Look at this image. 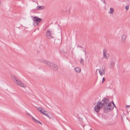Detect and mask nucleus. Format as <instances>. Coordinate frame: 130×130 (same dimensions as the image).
<instances>
[{
  "instance_id": "8",
  "label": "nucleus",
  "mask_w": 130,
  "mask_h": 130,
  "mask_svg": "<svg viewBox=\"0 0 130 130\" xmlns=\"http://www.w3.org/2000/svg\"><path fill=\"white\" fill-rule=\"evenodd\" d=\"M103 58L106 59H107L109 57V55L108 54H107L106 55L107 52V50L106 49L104 48L103 50Z\"/></svg>"
},
{
  "instance_id": "3",
  "label": "nucleus",
  "mask_w": 130,
  "mask_h": 130,
  "mask_svg": "<svg viewBox=\"0 0 130 130\" xmlns=\"http://www.w3.org/2000/svg\"><path fill=\"white\" fill-rule=\"evenodd\" d=\"M96 104L95 106L94 107V111L96 112H98L100 109L103 107L102 105H101V102H99L98 101L96 103Z\"/></svg>"
},
{
  "instance_id": "11",
  "label": "nucleus",
  "mask_w": 130,
  "mask_h": 130,
  "mask_svg": "<svg viewBox=\"0 0 130 130\" xmlns=\"http://www.w3.org/2000/svg\"><path fill=\"white\" fill-rule=\"evenodd\" d=\"M115 63L113 61H111L110 64V68H114L115 66Z\"/></svg>"
},
{
  "instance_id": "30",
  "label": "nucleus",
  "mask_w": 130,
  "mask_h": 130,
  "mask_svg": "<svg viewBox=\"0 0 130 130\" xmlns=\"http://www.w3.org/2000/svg\"><path fill=\"white\" fill-rule=\"evenodd\" d=\"M35 10V9H33L32 10Z\"/></svg>"
},
{
  "instance_id": "21",
  "label": "nucleus",
  "mask_w": 130,
  "mask_h": 130,
  "mask_svg": "<svg viewBox=\"0 0 130 130\" xmlns=\"http://www.w3.org/2000/svg\"><path fill=\"white\" fill-rule=\"evenodd\" d=\"M125 8L126 10H128L129 9V6L128 5H126L125 6Z\"/></svg>"
},
{
  "instance_id": "24",
  "label": "nucleus",
  "mask_w": 130,
  "mask_h": 130,
  "mask_svg": "<svg viewBox=\"0 0 130 130\" xmlns=\"http://www.w3.org/2000/svg\"><path fill=\"white\" fill-rule=\"evenodd\" d=\"M101 1H103V3L104 4H106V3H105V0H101Z\"/></svg>"
},
{
  "instance_id": "20",
  "label": "nucleus",
  "mask_w": 130,
  "mask_h": 130,
  "mask_svg": "<svg viewBox=\"0 0 130 130\" xmlns=\"http://www.w3.org/2000/svg\"><path fill=\"white\" fill-rule=\"evenodd\" d=\"M45 111L44 109L42 108V110L41 111V113L43 114L44 113V112Z\"/></svg>"
},
{
  "instance_id": "22",
  "label": "nucleus",
  "mask_w": 130,
  "mask_h": 130,
  "mask_svg": "<svg viewBox=\"0 0 130 130\" xmlns=\"http://www.w3.org/2000/svg\"><path fill=\"white\" fill-rule=\"evenodd\" d=\"M105 80V79L104 77H103L102 79V83H103L104 82Z\"/></svg>"
},
{
  "instance_id": "5",
  "label": "nucleus",
  "mask_w": 130,
  "mask_h": 130,
  "mask_svg": "<svg viewBox=\"0 0 130 130\" xmlns=\"http://www.w3.org/2000/svg\"><path fill=\"white\" fill-rule=\"evenodd\" d=\"M40 62L41 63H44L47 66H52L53 63L52 62L50 61L45 60L44 59H42L40 60Z\"/></svg>"
},
{
  "instance_id": "17",
  "label": "nucleus",
  "mask_w": 130,
  "mask_h": 130,
  "mask_svg": "<svg viewBox=\"0 0 130 130\" xmlns=\"http://www.w3.org/2000/svg\"><path fill=\"white\" fill-rule=\"evenodd\" d=\"M84 60L82 58H81L80 61V63L82 64L83 65H84Z\"/></svg>"
},
{
  "instance_id": "9",
  "label": "nucleus",
  "mask_w": 130,
  "mask_h": 130,
  "mask_svg": "<svg viewBox=\"0 0 130 130\" xmlns=\"http://www.w3.org/2000/svg\"><path fill=\"white\" fill-rule=\"evenodd\" d=\"M74 71L77 73H80L81 71V69L79 67H76L74 69Z\"/></svg>"
},
{
  "instance_id": "4",
  "label": "nucleus",
  "mask_w": 130,
  "mask_h": 130,
  "mask_svg": "<svg viewBox=\"0 0 130 130\" xmlns=\"http://www.w3.org/2000/svg\"><path fill=\"white\" fill-rule=\"evenodd\" d=\"M109 108H108V112H110L111 110L115 106L114 104L113 101L112 102H109L108 105Z\"/></svg>"
},
{
  "instance_id": "12",
  "label": "nucleus",
  "mask_w": 130,
  "mask_h": 130,
  "mask_svg": "<svg viewBox=\"0 0 130 130\" xmlns=\"http://www.w3.org/2000/svg\"><path fill=\"white\" fill-rule=\"evenodd\" d=\"M52 66L54 68H55V70L56 71H57L58 70V67L57 65V64L53 63Z\"/></svg>"
},
{
  "instance_id": "7",
  "label": "nucleus",
  "mask_w": 130,
  "mask_h": 130,
  "mask_svg": "<svg viewBox=\"0 0 130 130\" xmlns=\"http://www.w3.org/2000/svg\"><path fill=\"white\" fill-rule=\"evenodd\" d=\"M47 38L48 39H51L53 38V37L51 35V33L49 30H47L46 34Z\"/></svg>"
},
{
  "instance_id": "15",
  "label": "nucleus",
  "mask_w": 130,
  "mask_h": 130,
  "mask_svg": "<svg viewBox=\"0 0 130 130\" xmlns=\"http://www.w3.org/2000/svg\"><path fill=\"white\" fill-rule=\"evenodd\" d=\"M44 8V6H37V9L38 10L42 9Z\"/></svg>"
},
{
  "instance_id": "1",
  "label": "nucleus",
  "mask_w": 130,
  "mask_h": 130,
  "mask_svg": "<svg viewBox=\"0 0 130 130\" xmlns=\"http://www.w3.org/2000/svg\"><path fill=\"white\" fill-rule=\"evenodd\" d=\"M109 101L110 99L107 98H104V99L101 101H99V102H101V105L103 107V110L105 113H107L108 112V108L109 107L108 105Z\"/></svg>"
},
{
  "instance_id": "25",
  "label": "nucleus",
  "mask_w": 130,
  "mask_h": 130,
  "mask_svg": "<svg viewBox=\"0 0 130 130\" xmlns=\"http://www.w3.org/2000/svg\"><path fill=\"white\" fill-rule=\"evenodd\" d=\"M42 108L41 107V109H40L39 111L40 112H41V111L42 110Z\"/></svg>"
},
{
  "instance_id": "6",
  "label": "nucleus",
  "mask_w": 130,
  "mask_h": 130,
  "mask_svg": "<svg viewBox=\"0 0 130 130\" xmlns=\"http://www.w3.org/2000/svg\"><path fill=\"white\" fill-rule=\"evenodd\" d=\"M15 82L16 83V84L24 88L26 87L24 84L20 80H18L17 79H15Z\"/></svg>"
},
{
  "instance_id": "27",
  "label": "nucleus",
  "mask_w": 130,
  "mask_h": 130,
  "mask_svg": "<svg viewBox=\"0 0 130 130\" xmlns=\"http://www.w3.org/2000/svg\"><path fill=\"white\" fill-rule=\"evenodd\" d=\"M1 5V1H0V6Z\"/></svg>"
},
{
  "instance_id": "18",
  "label": "nucleus",
  "mask_w": 130,
  "mask_h": 130,
  "mask_svg": "<svg viewBox=\"0 0 130 130\" xmlns=\"http://www.w3.org/2000/svg\"><path fill=\"white\" fill-rule=\"evenodd\" d=\"M98 70H99V73L101 76H102V75H104L105 74H104V73H103L102 71H101L99 69H98Z\"/></svg>"
},
{
  "instance_id": "28",
  "label": "nucleus",
  "mask_w": 130,
  "mask_h": 130,
  "mask_svg": "<svg viewBox=\"0 0 130 130\" xmlns=\"http://www.w3.org/2000/svg\"><path fill=\"white\" fill-rule=\"evenodd\" d=\"M85 55H86V51H85Z\"/></svg>"
},
{
  "instance_id": "16",
  "label": "nucleus",
  "mask_w": 130,
  "mask_h": 130,
  "mask_svg": "<svg viewBox=\"0 0 130 130\" xmlns=\"http://www.w3.org/2000/svg\"><path fill=\"white\" fill-rule=\"evenodd\" d=\"M110 11L109 12V13H110L111 14H112L113 13L114 10L112 8H110Z\"/></svg>"
},
{
  "instance_id": "23",
  "label": "nucleus",
  "mask_w": 130,
  "mask_h": 130,
  "mask_svg": "<svg viewBox=\"0 0 130 130\" xmlns=\"http://www.w3.org/2000/svg\"><path fill=\"white\" fill-rule=\"evenodd\" d=\"M41 107H37V109L39 111V110L40 109H41Z\"/></svg>"
},
{
  "instance_id": "13",
  "label": "nucleus",
  "mask_w": 130,
  "mask_h": 130,
  "mask_svg": "<svg viewBox=\"0 0 130 130\" xmlns=\"http://www.w3.org/2000/svg\"><path fill=\"white\" fill-rule=\"evenodd\" d=\"M126 38V36L125 35H123L121 37V41L123 42L125 41Z\"/></svg>"
},
{
  "instance_id": "10",
  "label": "nucleus",
  "mask_w": 130,
  "mask_h": 130,
  "mask_svg": "<svg viewBox=\"0 0 130 130\" xmlns=\"http://www.w3.org/2000/svg\"><path fill=\"white\" fill-rule=\"evenodd\" d=\"M31 118L32 120L36 123H38L39 124H41V125H42V123L41 122L39 121L38 120L36 119L33 116H32Z\"/></svg>"
},
{
  "instance_id": "19",
  "label": "nucleus",
  "mask_w": 130,
  "mask_h": 130,
  "mask_svg": "<svg viewBox=\"0 0 130 130\" xmlns=\"http://www.w3.org/2000/svg\"><path fill=\"white\" fill-rule=\"evenodd\" d=\"M43 114L46 116L47 117H49V115L47 113V112L46 111H45L44 113Z\"/></svg>"
},
{
  "instance_id": "14",
  "label": "nucleus",
  "mask_w": 130,
  "mask_h": 130,
  "mask_svg": "<svg viewBox=\"0 0 130 130\" xmlns=\"http://www.w3.org/2000/svg\"><path fill=\"white\" fill-rule=\"evenodd\" d=\"M105 66H103L102 67V69L101 71H102L103 72V73L104 74H105Z\"/></svg>"
},
{
  "instance_id": "29",
  "label": "nucleus",
  "mask_w": 130,
  "mask_h": 130,
  "mask_svg": "<svg viewBox=\"0 0 130 130\" xmlns=\"http://www.w3.org/2000/svg\"><path fill=\"white\" fill-rule=\"evenodd\" d=\"M114 107H115V108H116V106L115 105V106H114Z\"/></svg>"
},
{
  "instance_id": "26",
  "label": "nucleus",
  "mask_w": 130,
  "mask_h": 130,
  "mask_svg": "<svg viewBox=\"0 0 130 130\" xmlns=\"http://www.w3.org/2000/svg\"><path fill=\"white\" fill-rule=\"evenodd\" d=\"M78 47H81V48H82V46H79V45H78Z\"/></svg>"
},
{
  "instance_id": "2",
  "label": "nucleus",
  "mask_w": 130,
  "mask_h": 130,
  "mask_svg": "<svg viewBox=\"0 0 130 130\" xmlns=\"http://www.w3.org/2000/svg\"><path fill=\"white\" fill-rule=\"evenodd\" d=\"M32 19L33 20V24L35 26H37L42 20V19L37 17L31 16Z\"/></svg>"
}]
</instances>
